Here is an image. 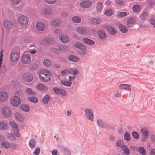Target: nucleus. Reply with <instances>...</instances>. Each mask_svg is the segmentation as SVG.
<instances>
[{
    "label": "nucleus",
    "instance_id": "obj_3",
    "mask_svg": "<svg viewBox=\"0 0 155 155\" xmlns=\"http://www.w3.org/2000/svg\"><path fill=\"white\" fill-rule=\"evenodd\" d=\"M77 30L78 32L81 35L89 36L90 34L89 29L86 27L79 26L77 28Z\"/></svg>",
    "mask_w": 155,
    "mask_h": 155
},
{
    "label": "nucleus",
    "instance_id": "obj_50",
    "mask_svg": "<svg viewBox=\"0 0 155 155\" xmlns=\"http://www.w3.org/2000/svg\"><path fill=\"white\" fill-rule=\"evenodd\" d=\"M116 145L118 147L122 148V147L124 145L123 144V141L121 140H118L116 143Z\"/></svg>",
    "mask_w": 155,
    "mask_h": 155
},
{
    "label": "nucleus",
    "instance_id": "obj_53",
    "mask_svg": "<svg viewBox=\"0 0 155 155\" xmlns=\"http://www.w3.org/2000/svg\"><path fill=\"white\" fill-rule=\"evenodd\" d=\"M132 135L133 137L135 139H138L139 138V134L138 133L135 131H133L132 132Z\"/></svg>",
    "mask_w": 155,
    "mask_h": 155
},
{
    "label": "nucleus",
    "instance_id": "obj_63",
    "mask_svg": "<svg viewBox=\"0 0 155 155\" xmlns=\"http://www.w3.org/2000/svg\"><path fill=\"white\" fill-rule=\"evenodd\" d=\"M115 96L117 97H120L121 96V93L120 92L117 91L115 94Z\"/></svg>",
    "mask_w": 155,
    "mask_h": 155
},
{
    "label": "nucleus",
    "instance_id": "obj_20",
    "mask_svg": "<svg viewBox=\"0 0 155 155\" xmlns=\"http://www.w3.org/2000/svg\"><path fill=\"white\" fill-rule=\"evenodd\" d=\"M106 29L111 35H115L116 33V31L115 29L111 26H107L106 27Z\"/></svg>",
    "mask_w": 155,
    "mask_h": 155
},
{
    "label": "nucleus",
    "instance_id": "obj_56",
    "mask_svg": "<svg viewBox=\"0 0 155 155\" xmlns=\"http://www.w3.org/2000/svg\"><path fill=\"white\" fill-rule=\"evenodd\" d=\"M67 49V47L65 45H61L60 48V50L61 51H66Z\"/></svg>",
    "mask_w": 155,
    "mask_h": 155
},
{
    "label": "nucleus",
    "instance_id": "obj_46",
    "mask_svg": "<svg viewBox=\"0 0 155 155\" xmlns=\"http://www.w3.org/2000/svg\"><path fill=\"white\" fill-rule=\"evenodd\" d=\"M25 91L26 93L29 95H33L35 94V91L30 88H27L26 89Z\"/></svg>",
    "mask_w": 155,
    "mask_h": 155
},
{
    "label": "nucleus",
    "instance_id": "obj_32",
    "mask_svg": "<svg viewBox=\"0 0 155 155\" xmlns=\"http://www.w3.org/2000/svg\"><path fill=\"white\" fill-rule=\"evenodd\" d=\"M102 8V3L100 2H98L97 5L96 6V12H100Z\"/></svg>",
    "mask_w": 155,
    "mask_h": 155
},
{
    "label": "nucleus",
    "instance_id": "obj_1",
    "mask_svg": "<svg viewBox=\"0 0 155 155\" xmlns=\"http://www.w3.org/2000/svg\"><path fill=\"white\" fill-rule=\"evenodd\" d=\"M39 76L41 81L44 82H47L51 80V74L48 70L42 69L39 71Z\"/></svg>",
    "mask_w": 155,
    "mask_h": 155
},
{
    "label": "nucleus",
    "instance_id": "obj_18",
    "mask_svg": "<svg viewBox=\"0 0 155 155\" xmlns=\"http://www.w3.org/2000/svg\"><path fill=\"white\" fill-rule=\"evenodd\" d=\"M119 87L120 89H123L130 91H131L130 85L126 84H121L119 86Z\"/></svg>",
    "mask_w": 155,
    "mask_h": 155
},
{
    "label": "nucleus",
    "instance_id": "obj_9",
    "mask_svg": "<svg viewBox=\"0 0 155 155\" xmlns=\"http://www.w3.org/2000/svg\"><path fill=\"white\" fill-rule=\"evenodd\" d=\"M84 112L87 118L89 120L93 121L94 116L92 110L90 109L86 108Z\"/></svg>",
    "mask_w": 155,
    "mask_h": 155
},
{
    "label": "nucleus",
    "instance_id": "obj_29",
    "mask_svg": "<svg viewBox=\"0 0 155 155\" xmlns=\"http://www.w3.org/2000/svg\"><path fill=\"white\" fill-rule=\"evenodd\" d=\"M68 73H71L74 75H76L78 74L79 71L76 68H70L68 69Z\"/></svg>",
    "mask_w": 155,
    "mask_h": 155
},
{
    "label": "nucleus",
    "instance_id": "obj_15",
    "mask_svg": "<svg viewBox=\"0 0 155 155\" xmlns=\"http://www.w3.org/2000/svg\"><path fill=\"white\" fill-rule=\"evenodd\" d=\"M97 33L98 37L101 40L104 41L106 39L107 35L104 30H98L97 31Z\"/></svg>",
    "mask_w": 155,
    "mask_h": 155
},
{
    "label": "nucleus",
    "instance_id": "obj_4",
    "mask_svg": "<svg viewBox=\"0 0 155 155\" xmlns=\"http://www.w3.org/2000/svg\"><path fill=\"white\" fill-rule=\"evenodd\" d=\"M1 113L4 117H9L11 115L12 111L9 107L5 106L2 109Z\"/></svg>",
    "mask_w": 155,
    "mask_h": 155
},
{
    "label": "nucleus",
    "instance_id": "obj_42",
    "mask_svg": "<svg viewBox=\"0 0 155 155\" xmlns=\"http://www.w3.org/2000/svg\"><path fill=\"white\" fill-rule=\"evenodd\" d=\"M28 99L30 101L35 104L37 103L38 102L37 98L35 96L30 97L28 98Z\"/></svg>",
    "mask_w": 155,
    "mask_h": 155
},
{
    "label": "nucleus",
    "instance_id": "obj_49",
    "mask_svg": "<svg viewBox=\"0 0 155 155\" xmlns=\"http://www.w3.org/2000/svg\"><path fill=\"white\" fill-rule=\"evenodd\" d=\"M43 64L46 67H50L51 65V61L50 60L47 59L44 61Z\"/></svg>",
    "mask_w": 155,
    "mask_h": 155
},
{
    "label": "nucleus",
    "instance_id": "obj_39",
    "mask_svg": "<svg viewBox=\"0 0 155 155\" xmlns=\"http://www.w3.org/2000/svg\"><path fill=\"white\" fill-rule=\"evenodd\" d=\"M132 10L134 12H138L140 10V7L139 5H135L133 6Z\"/></svg>",
    "mask_w": 155,
    "mask_h": 155
},
{
    "label": "nucleus",
    "instance_id": "obj_31",
    "mask_svg": "<svg viewBox=\"0 0 155 155\" xmlns=\"http://www.w3.org/2000/svg\"><path fill=\"white\" fill-rule=\"evenodd\" d=\"M135 19L133 18H131L127 20V24L128 27H130L135 22Z\"/></svg>",
    "mask_w": 155,
    "mask_h": 155
},
{
    "label": "nucleus",
    "instance_id": "obj_44",
    "mask_svg": "<svg viewBox=\"0 0 155 155\" xmlns=\"http://www.w3.org/2000/svg\"><path fill=\"white\" fill-rule=\"evenodd\" d=\"M124 140L127 141H129L130 138V134L128 132H125L124 134Z\"/></svg>",
    "mask_w": 155,
    "mask_h": 155
},
{
    "label": "nucleus",
    "instance_id": "obj_54",
    "mask_svg": "<svg viewBox=\"0 0 155 155\" xmlns=\"http://www.w3.org/2000/svg\"><path fill=\"white\" fill-rule=\"evenodd\" d=\"M45 2L49 5H53L56 2L57 0H45Z\"/></svg>",
    "mask_w": 155,
    "mask_h": 155
},
{
    "label": "nucleus",
    "instance_id": "obj_64",
    "mask_svg": "<svg viewBox=\"0 0 155 155\" xmlns=\"http://www.w3.org/2000/svg\"><path fill=\"white\" fill-rule=\"evenodd\" d=\"M52 155H59L58 151L56 150H54L52 152Z\"/></svg>",
    "mask_w": 155,
    "mask_h": 155
},
{
    "label": "nucleus",
    "instance_id": "obj_35",
    "mask_svg": "<svg viewBox=\"0 0 155 155\" xmlns=\"http://www.w3.org/2000/svg\"><path fill=\"white\" fill-rule=\"evenodd\" d=\"M1 146L5 149H8L10 148V143L7 141H4L1 143Z\"/></svg>",
    "mask_w": 155,
    "mask_h": 155
},
{
    "label": "nucleus",
    "instance_id": "obj_30",
    "mask_svg": "<svg viewBox=\"0 0 155 155\" xmlns=\"http://www.w3.org/2000/svg\"><path fill=\"white\" fill-rule=\"evenodd\" d=\"M7 125L6 123L3 121H0V130H5L7 129Z\"/></svg>",
    "mask_w": 155,
    "mask_h": 155
},
{
    "label": "nucleus",
    "instance_id": "obj_48",
    "mask_svg": "<svg viewBox=\"0 0 155 155\" xmlns=\"http://www.w3.org/2000/svg\"><path fill=\"white\" fill-rule=\"evenodd\" d=\"M148 17V13L147 12H144L142 13L140 16L141 19L142 20H145Z\"/></svg>",
    "mask_w": 155,
    "mask_h": 155
},
{
    "label": "nucleus",
    "instance_id": "obj_38",
    "mask_svg": "<svg viewBox=\"0 0 155 155\" xmlns=\"http://www.w3.org/2000/svg\"><path fill=\"white\" fill-rule=\"evenodd\" d=\"M35 140L34 139H32L29 141V146L31 148H33L35 147Z\"/></svg>",
    "mask_w": 155,
    "mask_h": 155
},
{
    "label": "nucleus",
    "instance_id": "obj_61",
    "mask_svg": "<svg viewBox=\"0 0 155 155\" xmlns=\"http://www.w3.org/2000/svg\"><path fill=\"white\" fill-rule=\"evenodd\" d=\"M127 13L125 12H122L120 13L118 15L119 17H123L127 15Z\"/></svg>",
    "mask_w": 155,
    "mask_h": 155
},
{
    "label": "nucleus",
    "instance_id": "obj_12",
    "mask_svg": "<svg viewBox=\"0 0 155 155\" xmlns=\"http://www.w3.org/2000/svg\"><path fill=\"white\" fill-rule=\"evenodd\" d=\"M21 60L24 64H28L31 61L30 55L28 54H24L22 57Z\"/></svg>",
    "mask_w": 155,
    "mask_h": 155
},
{
    "label": "nucleus",
    "instance_id": "obj_36",
    "mask_svg": "<svg viewBox=\"0 0 155 155\" xmlns=\"http://www.w3.org/2000/svg\"><path fill=\"white\" fill-rule=\"evenodd\" d=\"M50 97L48 95H45L43 97L42 101L43 103L45 104H47L49 102Z\"/></svg>",
    "mask_w": 155,
    "mask_h": 155
},
{
    "label": "nucleus",
    "instance_id": "obj_17",
    "mask_svg": "<svg viewBox=\"0 0 155 155\" xmlns=\"http://www.w3.org/2000/svg\"><path fill=\"white\" fill-rule=\"evenodd\" d=\"M16 119L19 121L23 122L25 121V117L19 112H16L15 114Z\"/></svg>",
    "mask_w": 155,
    "mask_h": 155
},
{
    "label": "nucleus",
    "instance_id": "obj_28",
    "mask_svg": "<svg viewBox=\"0 0 155 155\" xmlns=\"http://www.w3.org/2000/svg\"><path fill=\"white\" fill-rule=\"evenodd\" d=\"M120 31L123 33H126L128 31L127 28L124 25L120 24L119 26Z\"/></svg>",
    "mask_w": 155,
    "mask_h": 155
},
{
    "label": "nucleus",
    "instance_id": "obj_24",
    "mask_svg": "<svg viewBox=\"0 0 155 155\" xmlns=\"http://www.w3.org/2000/svg\"><path fill=\"white\" fill-rule=\"evenodd\" d=\"M83 42L84 43L89 45H93L95 44L94 41L88 38H84L82 39Z\"/></svg>",
    "mask_w": 155,
    "mask_h": 155
},
{
    "label": "nucleus",
    "instance_id": "obj_27",
    "mask_svg": "<svg viewBox=\"0 0 155 155\" xmlns=\"http://www.w3.org/2000/svg\"><path fill=\"white\" fill-rule=\"evenodd\" d=\"M20 109L22 111L25 112H28L30 110L29 107L25 104H21L20 107Z\"/></svg>",
    "mask_w": 155,
    "mask_h": 155
},
{
    "label": "nucleus",
    "instance_id": "obj_60",
    "mask_svg": "<svg viewBox=\"0 0 155 155\" xmlns=\"http://www.w3.org/2000/svg\"><path fill=\"white\" fill-rule=\"evenodd\" d=\"M61 74L63 76H66L68 73V71L67 70H64L62 71L61 72Z\"/></svg>",
    "mask_w": 155,
    "mask_h": 155
},
{
    "label": "nucleus",
    "instance_id": "obj_8",
    "mask_svg": "<svg viewBox=\"0 0 155 155\" xmlns=\"http://www.w3.org/2000/svg\"><path fill=\"white\" fill-rule=\"evenodd\" d=\"M52 8L49 6L44 7L41 10L42 14L45 15H50L52 14Z\"/></svg>",
    "mask_w": 155,
    "mask_h": 155
},
{
    "label": "nucleus",
    "instance_id": "obj_21",
    "mask_svg": "<svg viewBox=\"0 0 155 155\" xmlns=\"http://www.w3.org/2000/svg\"><path fill=\"white\" fill-rule=\"evenodd\" d=\"M36 87L38 90L41 91H46L48 90L47 87L45 86L41 83L38 84Z\"/></svg>",
    "mask_w": 155,
    "mask_h": 155
},
{
    "label": "nucleus",
    "instance_id": "obj_52",
    "mask_svg": "<svg viewBox=\"0 0 155 155\" xmlns=\"http://www.w3.org/2000/svg\"><path fill=\"white\" fill-rule=\"evenodd\" d=\"M112 10L110 9L106 10L104 12V15L107 16H110L112 15Z\"/></svg>",
    "mask_w": 155,
    "mask_h": 155
},
{
    "label": "nucleus",
    "instance_id": "obj_19",
    "mask_svg": "<svg viewBox=\"0 0 155 155\" xmlns=\"http://www.w3.org/2000/svg\"><path fill=\"white\" fill-rule=\"evenodd\" d=\"M68 60L71 61L75 63H78L80 61L79 58L78 57L74 55L69 56Z\"/></svg>",
    "mask_w": 155,
    "mask_h": 155
},
{
    "label": "nucleus",
    "instance_id": "obj_58",
    "mask_svg": "<svg viewBox=\"0 0 155 155\" xmlns=\"http://www.w3.org/2000/svg\"><path fill=\"white\" fill-rule=\"evenodd\" d=\"M21 2V0H11V2L14 4H19Z\"/></svg>",
    "mask_w": 155,
    "mask_h": 155
},
{
    "label": "nucleus",
    "instance_id": "obj_16",
    "mask_svg": "<svg viewBox=\"0 0 155 155\" xmlns=\"http://www.w3.org/2000/svg\"><path fill=\"white\" fill-rule=\"evenodd\" d=\"M53 90L57 94H61L63 96H65L66 94L65 91L62 89L57 87H54L53 88Z\"/></svg>",
    "mask_w": 155,
    "mask_h": 155
},
{
    "label": "nucleus",
    "instance_id": "obj_22",
    "mask_svg": "<svg viewBox=\"0 0 155 155\" xmlns=\"http://www.w3.org/2000/svg\"><path fill=\"white\" fill-rule=\"evenodd\" d=\"M35 27L38 31H42L45 29V25L43 23L39 22L36 24Z\"/></svg>",
    "mask_w": 155,
    "mask_h": 155
},
{
    "label": "nucleus",
    "instance_id": "obj_5",
    "mask_svg": "<svg viewBox=\"0 0 155 155\" xmlns=\"http://www.w3.org/2000/svg\"><path fill=\"white\" fill-rule=\"evenodd\" d=\"M22 78L25 81L30 82L33 80V76L31 73L26 72L22 74Z\"/></svg>",
    "mask_w": 155,
    "mask_h": 155
},
{
    "label": "nucleus",
    "instance_id": "obj_6",
    "mask_svg": "<svg viewBox=\"0 0 155 155\" xmlns=\"http://www.w3.org/2000/svg\"><path fill=\"white\" fill-rule=\"evenodd\" d=\"M18 20L21 25L24 26L26 25L29 21V19L28 17L23 15H21L18 17Z\"/></svg>",
    "mask_w": 155,
    "mask_h": 155
},
{
    "label": "nucleus",
    "instance_id": "obj_57",
    "mask_svg": "<svg viewBox=\"0 0 155 155\" xmlns=\"http://www.w3.org/2000/svg\"><path fill=\"white\" fill-rule=\"evenodd\" d=\"M8 138L10 140H16L15 138L12 134H8Z\"/></svg>",
    "mask_w": 155,
    "mask_h": 155
},
{
    "label": "nucleus",
    "instance_id": "obj_59",
    "mask_svg": "<svg viewBox=\"0 0 155 155\" xmlns=\"http://www.w3.org/2000/svg\"><path fill=\"white\" fill-rule=\"evenodd\" d=\"M51 49L52 51L56 53H58L59 52V50L54 47L51 48Z\"/></svg>",
    "mask_w": 155,
    "mask_h": 155
},
{
    "label": "nucleus",
    "instance_id": "obj_43",
    "mask_svg": "<svg viewBox=\"0 0 155 155\" xmlns=\"http://www.w3.org/2000/svg\"><path fill=\"white\" fill-rule=\"evenodd\" d=\"M23 93V91L22 90L18 89L15 90L14 92V95L21 96L22 95Z\"/></svg>",
    "mask_w": 155,
    "mask_h": 155
},
{
    "label": "nucleus",
    "instance_id": "obj_7",
    "mask_svg": "<svg viewBox=\"0 0 155 155\" xmlns=\"http://www.w3.org/2000/svg\"><path fill=\"white\" fill-rule=\"evenodd\" d=\"M20 58L19 53L16 51H14L11 53L10 55V59L12 62L17 61Z\"/></svg>",
    "mask_w": 155,
    "mask_h": 155
},
{
    "label": "nucleus",
    "instance_id": "obj_62",
    "mask_svg": "<svg viewBox=\"0 0 155 155\" xmlns=\"http://www.w3.org/2000/svg\"><path fill=\"white\" fill-rule=\"evenodd\" d=\"M14 134L17 137H19L20 134H19L18 129H17V130H15V131H14Z\"/></svg>",
    "mask_w": 155,
    "mask_h": 155
},
{
    "label": "nucleus",
    "instance_id": "obj_33",
    "mask_svg": "<svg viewBox=\"0 0 155 155\" xmlns=\"http://www.w3.org/2000/svg\"><path fill=\"white\" fill-rule=\"evenodd\" d=\"M149 21L152 25H154L155 24V15H150L149 18Z\"/></svg>",
    "mask_w": 155,
    "mask_h": 155
},
{
    "label": "nucleus",
    "instance_id": "obj_55",
    "mask_svg": "<svg viewBox=\"0 0 155 155\" xmlns=\"http://www.w3.org/2000/svg\"><path fill=\"white\" fill-rule=\"evenodd\" d=\"M40 149L38 147L35 148V150L33 152V155H39L40 153Z\"/></svg>",
    "mask_w": 155,
    "mask_h": 155
},
{
    "label": "nucleus",
    "instance_id": "obj_51",
    "mask_svg": "<svg viewBox=\"0 0 155 155\" xmlns=\"http://www.w3.org/2000/svg\"><path fill=\"white\" fill-rule=\"evenodd\" d=\"M141 132L142 134L145 136V138H147L148 136V133L147 131V129L145 128H142L141 129Z\"/></svg>",
    "mask_w": 155,
    "mask_h": 155
},
{
    "label": "nucleus",
    "instance_id": "obj_2",
    "mask_svg": "<svg viewBox=\"0 0 155 155\" xmlns=\"http://www.w3.org/2000/svg\"><path fill=\"white\" fill-rule=\"evenodd\" d=\"M21 100L20 97L16 95H13L10 100V104L15 107L18 106L21 103Z\"/></svg>",
    "mask_w": 155,
    "mask_h": 155
},
{
    "label": "nucleus",
    "instance_id": "obj_11",
    "mask_svg": "<svg viewBox=\"0 0 155 155\" xmlns=\"http://www.w3.org/2000/svg\"><path fill=\"white\" fill-rule=\"evenodd\" d=\"M80 6L83 8H87L92 5V2L89 0H84L80 3Z\"/></svg>",
    "mask_w": 155,
    "mask_h": 155
},
{
    "label": "nucleus",
    "instance_id": "obj_23",
    "mask_svg": "<svg viewBox=\"0 0 155 155\" xmlns=\"http://www.w3.org/2000/svg\"><path fill=\"white\" fill-rule=\"evenodd\" d=\"M96 122L98 125L101 128H106L107 127V124L101 119H97Z\"/></svg>",
    "mask_w": 155,
    "mask_h": 155
},
{
    "label": "nucleus",
    "instance_id": "obj_40",
    "mask_svg": "<svg viewBox=\"0 0 155 155\" xmlns=\"http://www.w3.org/2000/svg\"><path fill=\"white\" fill-rule=\"evenodd\" d=\"M137 150L142 155H145L146 154V150L143 147H139L137 149Z\"/></svg>",
    "mask_w": 155,
    "mask_h": 155
},
{
    "label": "nucleus",
    "instance_id": "obj_41",
    "mask_svg": "<svg viewBox=\"0 0 155 155\" xmlns=\"http://www.w3.org/2000/svg\"><path fill=\"white\" fill-rule=\"evenodd\" d=\"M121 149L126 155H128L130 153L129 150L127 146L125 145L123 146Z\"/></svg>",
    "mask_w": 155,
    "mask_h": 155
},
{
    "label": "nucleus",
    "instance_id": "obj_26",
    "mask_svg": "<svg viewBox=\"0 0 155 155\" xmlns=\"http://www.w3.org/2000/svg\"><path fill=\"white\" fill-rule=\"evenodd\" d=\"M60 41L64 43H66L68 42V37L67 36L64 35H61L59 37Z\"/></svg>",
    "mask_w": 155,
    "mask_h": 155
},
{
    "label": "nucleus",
    "instance_id": "obj_25",
    "mask_svg": "<svg viewBox=\"0 0 155 155\" xmlns=\"http://www.w3.org/2000/svg\"><path fill=\"white\" fill-rule=\"evenodd\" d=\"M5 28L8 30H10L12 28V26L11 23L8 21H5L4 23Z\"/></svg>",
    "mask_w": 155,
    "mask_h": 155
},
{
    "label": "nucleus",
    "instance_id": "obj_14",
    "mask_svg": "<svg viewBox=\"0 0 155 155\" xmlns=\"http://www.w3.org/2000/svg\"><path fill=\"white\" fill-rule=\"evenodd\" d=\"M74 46L77 48L84 51L83 52L84 54L87 53L86 51H85L86 47L84 45L79 42H77L74 43Z\"/></svg>",
    "mask_w": 155,
    "mask_h": 155
},
{
    "label": "nucleus",
    "instance_id": "obj_37",
    "mask_svg": "<svg viewBox=\"0 0 155 155\" xmlns=\"http://www.w3.org/2000/svg\"><path fill=\"white\" fill-rule=\"evenodd\" d=\"M101 20L96 18H93L91 20V22L93 24L97 25L99 24L101 22Z\"/></svg>",
    "mask_w": 155,
    "mask_h": 155
},
{
    "label": "nucleus",
    "instance_id": "obj_45",
    "mask_svg": "<svg viewBox=\"0 0 155 155\" xmlns=\"http://www.w3.org/2000/svg\"><path fill=\"white\" fill-rule=\"evenodd\" d=\"M72 21L75 23H79L81 21V18L78 16H75L72 17Z\"/></svg>",
    "mask_w": 155,
    "mask_h": 155
},
{
    "label": "nucleus",
    "instance_id": "obj_47",
    "mask_svg": "<svg viewBox=\"0 0 155 155\" xmlns=\"http://www.w3.org/2000/svg\"><path fill=\"white\" fill-rule=\"evenodd\" d=\"M49 43L50 39L48 38H45L42 40L41 42V44L44 45H48Z\"/></svg>",
    "mask_w": 155,
    "mask_h": 155
},
{
    "label": "nucleus",
    "instance_id": "obj_10",
    "mask_svg": "<svg viewBox=\"0 0 155 155\" xmlns=\"http://www.w3.org/2000/svg\"><path fill=\"white\" fill-rule=\"evenodd\" d=\"M9 94L5 91H0V102H4L6 101L8 99Z\"/></svg>",
    "mask_w": 155,
    "mask_h": 155
},
{
    "label": "nucleus",
    "instance_id": "obj_13",
    "mask_svg": "<svg viewBox=\"0 0 155 155\" xmlns=\"http://www.w3.org/2000/svg\"><path fill=\"white\" fill-rule=\"evenodd\" d=\"M50 24L51 25L55 27L61 25V21L58 18H53L51 20Z\"/></svg>",
    "mask_w": 155,
    "mask_h": 155
},
{
    "label": "nucleus",
    "instance_id": "obj_34",
    "mask_svg": "<svg viewBox=\"0 0 155 155\" xmlns=\"http://www.w3.org/2000/svg\"><path fill=\"white\" fill-rule=\"evenodd\" d=\"M9 124L12 128L14 130V131H15V130L18 129L17 124L15 122L11 121L10 122Z\"/></svg>",
    "mask_w": 155,
    "mask_h": 155
}]
</instances>
